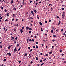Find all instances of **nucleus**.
<instances>
[{"mask_svg":"<svg viewBox=\"0 0 66 66\" xmlns=\"http://www.w3.org/2000/svg\"><path fill=\"white\" fill-rule=\"evenodd\" d=\"M31 14H32L34 16V13L33 12L32 10L31 11Z\"/></svg>","mask_w":66,"mask_h":66,"instance_id":"f257e3e1","label":"nucleus"},{"mask_svg":"<svg viewBox=\"0 0 66 66\" xmlns=\"http://www.w3.org/2000/svg\"><path fill=\"white\" fill-rule=\"evenodd\" d=\"M16 51H17V50H16V48L15 47L14 50V53H15Z\"/></svg>","mask_w":66,"mask_h":66,"instance_id":"f03ea898","label":"nucleus"},{"mask_svg":"<svg viewBox=\"0 0 66 66\" xmlns=\"http://www.w3.org/2000/svg\"><path fill=\"white\" fill-rule=\"evenodd\" d=\"M22 4H23V5L24 4V0H23V1Z\"/></svg>","mask_w":66,"mask_h":66,"instance_id":"7ed1b4c3","label":"nucleus"},{"mask_svg":"<svg viewBox=\"0 0 66 66\" xmlns=\"http://www.w3.org/2000/svg\"><path fill=\"white\" fill-rule=\"evenodd\" d=\"M29 27H27L26 28V30H28V29H29Z\"/></svg>","mask_w":66,"mask_h":66,"instance_id":"20e7f679","label":"nucleus"},{"mask_svg":"<svg viewBox=\"0 0 66 66\" xmlns=\"http://www.w3.org/2000/svg\"><path fill=\"white\" fill-rule=\"evenodd\" d=\"M6 15L7 16H9L10 15V14H9V13H7L6 14Z\"/></svg>","mask_w":66,"mask_h":66,"instance_id":"39448f33","label":"nucleus"},{"mask_svg":"<svg viewBox=\"0 0 66 66\" xmlns=\"http://www.w3.org/2000/svg\"><path fill=\"white\" fill-rule=\"evenodd\" d=\"M20 32L21 33H22V32H23L22 29H21L20 30Z\"/></svg>","mask_w":66,"mask_h":66,"instance_id":"423d86ee","label":"nucleus"},{"mask_svg":"<svg viewBox=\"0 0 66 66\" xmlns=\"http://www.w3.org/2000/svg\"><path fill=\"white\" fill-rule=\"evenodd\" d=\"M34 12H35V13H36L37 11H36V10H34Z\"/></svg>","mask_w":66,"mask_h":66,"instance_id":"0eeeda50","label":"nucleus"},{"mask_svg":"<svg viewBox=\"0 0 66 66\" xmlns=\"http://www.w3.org/2000/svg\"><path fill=\"white\" fill-rule=\"evenodd\" d=\"M14 39V37H12V39H11V40H12Z\"/></svg>","mask_w":66,"mask_h":66,"instance_id":"6e6552de","label":"nucleus"},{"mask_svg":"<svg viewBox=\"0 0 66 66\" xmlns=\"http://www.w3.org/2000/svg\"><path fill=\"white\" fill-rule=\"evenodd\" d=\"M53 36L54 37H56V35L55 36V35H53Z\"/></svg>","mask_w":66,"mask_h":66,"instance_id":"1a4fd4ad","label":"nucleus"},{"mask_svg":"<svg viewBox=\"0 0 66 66\" xmlns=\"http://www.w3.org/2000/svg\"><path fill=\"white\" fill-rule=\"evenodd\" d=\"M8 54L10 56H11V54L10 53H8Z\"/></svg>","mask_w":66,"mask_h":66,"instance_id":"9d476101","label":"nucleus"},{"mask_svg":"<svg viewBox=\"0 0 66 66\" xmlns=\"http://www.w3.org/2000/svg\"><path fill=\"white\" fill-rule=\"evenodd\" d=\"M13 3V1L12 0L11 1V3L12 4V3Z\"/></svg>","mask_w":66,"mask_h":66,"instance_id":"9b49d317","label":"nucleus"},{"mask_svg":"<svg viewBox=\"0 0 66 66\" xmlns=\"http://www.w3.org/2000/svg\"><path fill=\"white\" fill-rule=\"evenodd\" d=\"M40 22V25L41 26V25H42V22Z\"/></svg>","mask_w":66,"mask_h":66,"instance_id":"f8f14e48","label":"nucleus"},{"mask_svg":"<svg viewBox=\"0 0 66 66\" xmlns=\"http://www.w3.org/2000/svg\"><path fill=\"white\" fill-rule=\"evenodd\" d=\"M41 31L42 32H43V29L42 28H41Z\"/></svg>","mask_w":66,"mask_h":66,"instance_id":"ddd939ff","label":"nucleus"},{"mask_svg":"<svg viewBox=\"0 0 66 66\" xmlns=\"http://www.w3.org/2000/svg\"><path fill=\"white\" fill-rule=\"evenodd\" d=\"M18 38V37H17V36L15 38V40L17 39Z\"/></svg>","mask_w":66,"mask_h":66,"instance_id":"4468645a","label":"nucleus"},{"mask_svg":"<svg viewBox=\"0 0 66 66\" xmlns=\"http://www.w3.org/2000/svg\"><path fill=\"white\" fill-rule=\"evenodd\" d=\"M61 23V22L60 21H59V23L58 24V25H59V24H60V23Z\"/></svg>","mask_w":66,"mask_h":66,"instance_id":"2eb2a0df","label":"nucleus"},{"mask_svg":"<svg viewBox=\"0 0 66 66\" xmlns=\"http://www.w3.org/2000/svg\"><path fill=\"white\" fill-rule=\"evenodd\" d=\"M29 30L30 31H31V30H32V28H29Z\"/></svg>","mask_w":66,"mask_h":66,"instance_id":"dca6fc26","label":"nucleus"},{"mask_svg":"<svg viewBox=\"0 0 66 66\" xmlns=\"http://www.w3.org/2000/svg\"><path fill=\"white\" fill-rule=\"evenodd\" d=\"M21 49V47H20L18 49V51H19V50H20V49Z\"/></svg>","mask_w":66,"mask_h":66,"instance_id":"f3484780","label":"nucleus"},{"mask_svg":"<svg viewBox=\"0 0 66 66\" xmlns=\"http://www.w3.org/2000/svg\"><path fill=\"white\" fill-rule=\"evenodd\" d=\"M37 18H38V19H39V17H38V16L37 15Z\"/></svg>","mask_w":66,"mask_h":66,"instance_id":"a211bd4d","label":"nucleus"},{"mask_svg":"<svg viewBox=\"0 0 66 66\" xmlns=\"http://www.w3.org/2000/svg\"><path fill=\"white\" fill-rule=\"evenodd\" d=\"M24 56H27V53H26L24 55Z\"/></svg>","mask_w":66,"mask_h":66,"instance_id":"6ab92c4d","label":"nucleus"},{"mask_svg":"<svg viewBox=\"0 0 66 66\" xmlns=\"http://www.w3.org/2000/svg\"><path fill=\"white\" fill-rule=\"evenodd\" d=\"M45 23H47V21H45Z\"/></svg>","mask_w":66,"mask_h":66,"instance_id":"aec40b11","label":"nucleus"},{"mask_svg":"<svg viewBox=\"0 0 66 66\" xmlns=\"http://www.w3.org/2000/svg\"><path fill=\"white\" fill-rule=\"evenodd\" d=\"M44 63H43L41 65V66H43V65H44Z\"/></svg>","mask_w":66,"mask_h":66,"instance_id":"412c9836","label":"nucleus"},{"mask_svg":"<svg viewBox=\"0 0 66 66\" xmlns=\"http://www.w3.org/2000/svg\"><path fill=\"white\" fill-rule=\"evenodd\" d=\"M6 61V59H5L4 60V62H5V61Z\"/></svg>","mask_w":66,"mask_h":66,"instance_id":"4be33fe9","label":"nucleus"},{"mask_svg":"<svg viewBox=\"0 0 66 66\" xmlns=\"http://www.w3.org/2000/svg\"><path fill=\"white\" fill-rule=\"evenodd\" d=\"M38 58L37 57L36 58V60H38Z\"/></svg>","mask_w":66,"mask_h":66,"instance_id":"5701e85b","label":"nucleus"},{"mask_svg":"<svg viewBox=\"0 0 66 66\" xmlns=\"http://www.w3.org/2000/svg\"><path fill=\"white\" fill-rule=\"evenodd\" d=\"M51 31L52 33H53V30H51Z\"/></svg>","mask_w":66,"mask_h":66,"instance_id":"b1692460","label":"nucleus"},{"mask_svg":"<svg viewBox=\"0 0 66 66\" xmlns=\"http://www.w3.org/2000/svg\"><path fill=\"white\" fill-rule=\"evenodd\" d=\"M16 14H13V16H15Z\"/></svg>","mask_w":66,"mask_h":66,"instance_id":"393cba45","label":"nucleus"},{"mask_svg":"<svg viewBox=\"0 0 66 66\" xmlns=\"http://www.w3.org/2000/svg\"><path fill=\"white\" fill-rule=\"evenodd\" d=\"M10 48H11V47L9 46L8 48V49H10Z\"/></svg>","mask_w":66,"mask_h":66,"instance_id":"a878e982","label":"nucleus"},{"mask_svg":"<svg viewBox=\"0 0 66 66\" xmlns=\"http://www.w3.org/2000/svg\"><path fill=\"white\" fill-rule=\"evenodd\" d=\"M52 29H53V30H54V31L55 30V29H54V27H52Z\"/></svg>","mask_w":66,"mask_h":66,"instance_id":"bb28decb","label":"nucleus"},{"mask_svg":"<svg viewBox=\"0 0 66 66\" xmlns=\"http://www.w3.org/2000/svg\"><path fill=\"white\" fill-rule=\"evenodd\" d=\"M0 47L2 49V46L1 45H0Z\"/></svg>","mask_w":66,"mask_h":66,"instance_id":"cd10ccee","label":"nucleus"},{"mask_svg":"<svg viewBox=\"0 0 66 66\" xmlns=\"http://www.w3.org/2000/svg\"><path fill=\"white\" fill-rule=\"evenodd\" d=\"M46 60V58L44 59V60H43V61H45Z\"/></svg>","mask_w":66,"mask_h":66,"instance_id":"c85d7f7f","label":"nucleus"},{"mask_svg":"<svg viewBox=\"0 0 66 66\" xmlns=\"http://www.w3.org/2000/svg\"><path fill=\"white\" fill-rule=\"evenodd\" d=\"M60 52H62V50H60V51H59Z\"/></svg>","mask_w":66,"mask_h":66,"instance_id":"c756f323","label":"nucleus"},{"mask_svg":"<svg viewBox=\"0 0 66 66\" xmlns=\"http://www.w3.org/2000/svg\"><path fill=\"white\" fill-rule=\"evenodd\" d=\"M29 40V42H31L32 41L31 39H30Z\"/></svg>","mask_w":66,"mask_h":66,"instance_id":"7c9ffc66","label":"nucleus"},{"mask_svg":"<svg viewBox=\"0 0 66 66\" xmlns=\"http://www.w3.org/2000/svg\"><path fill=\"white\" fill-rule=\"evenodd\" d=\"M52 10H53L52 8H51V11H52Z\"/></svg>","mask_w":66,"mask_h":66,"instance_id":"2f4dec72","label":"nucleus"},{"mask_svg":"<svg viewBox=\"0 0 66 66\" xmlns=\"http://www.w3.org/2000/svg\"><path fill=\"white\" fill-rule=\"evenodd\" d=\"M32 42H33L34 41V39H32Z\"/></svg>","mask_w":66,"mask_h":66,"instance_id":"473e14b6","label":"nucleus"},{"mask_svg":"<svg viewBox=\"0 0 66 66\" xmlns=\"http://www.w3.org/2000/svg\"><path fill=\"white\" fill-rule=\"evenodd\" d=\"M30 19H33V18L31 17H30Z\"/></svg>","mask_w":66,"mask_h":66,"instance_id":"72a5a7b5","label":"nucleus"},{"mask_svg":"<svg viewBox=\"0 0 66 66\" xmlns=\"http://www.w3.org/2000/svg\"><path fill=\"white\" fill-rule=\"evenodd\" d=\"M32 49H31L30 50V52H32Z\"/></svg>","mask_w":66,"mask_h":66,"instance_id":"f704fd0d","label":"nucleus"},{"mask_svg":"<svg viewBox=\"0 0 66 66\" xmlns=\"http://www.w3.org/2000/svg\"><path fill=\"white\" fill-rule=\"evenodd\" d=\"M56 18H59V16H56Z\"/></svg>","mask_w":66,"mask_h":66,"instance_id":"c9c22d12","label":"nucleus"},{"mask_svg":"<svg viewBox=\"0 0 66 66\" xmlns=\"http://www.w3.org/2000/svg\"><path fill=\"white\" fill-rule=\"evenodd\" d=\"M13 9L14 10H16V8H14Z\"/></svg>","mask_w":66,"mask_h":66,"instance_id":"e433bc0d","label":"nucleus"},{"mask_svg":"<svg viewBox=\"0 0 66 66\" xmlns=\"http://www.w3.org/2000/svg\"><path fill=\"white\" fill-rule=\"evenodd\" d=\"M33 47L34 48H35V45Z\"/></svg>","mask_w":66,"mask_h":66,"instance_id":"4c0bfd02","label":"nucleus"},{"mask_svg":"<svg viewBox=\"0 0 66 66\" xmlns=\"http://www.w3.org/2000/svg\"><path fill=\"white\" fill-rule=\"evenodd\" d=\"M13 30L14 31H16V29H15V28H14L13 29Z\"/></svg>","mask_w":66,"mask_h":66,"instance_id":"58836bf2","label":"nucleus"},{"mask_svg":"<svg viewBox=\"0 0 66 66\" xmlns=\"http://www.w3.org/2000/svg\"><path fill=\"white\" fill-rule=\"evenodd\" d=\"M5 12H7V11L6 10V9H5Z\"/></svg>","mask_w":66,"mask_h":66,"instance_id":"ea45409f","label":"nucleus"},{"mask_svg":"<svg viewBox=\"0 0 66 66\" xmlns=\"http://www.w3.org/2000/svg\"><path fill=\"white\" fill-rule=\"evenodd\" d=\"M64 8H62L61 9L62 10H64Z\"/></svg>","mask_w":66,"mask_h":66,"instance_id":"a19ab883","label":"nucleus"},{"mask_svg":"<svg viewBox=\"0 0 66 66\" xmlns=\"http://www.w3.org/2000/svg\"><path fill=\"white\" fill-rule=\"evenodd\" d=\"M28 42H29V40H27V44H28Z\"/></svg>","mask_w":66,"mask_h":66,"instance_id":"79ce46f5","label":"nucleus"},{"mask_svg":"<svg viewBox=\"0 0 66 66\" xmlns=\"http://www.w3.org/2000/svg\"><path fill=\"white\" fill-rule=\"evenodd\" d=\"M1 9L2 10H3V7L2 6L1 7Z\"/></svg>","mask_w":66,"mask_h":66,"instance_id":"37998d69","label":"nucleus"},{"mask_svg":"<svg viewBox=\"0 0 66 66\" xmlns=\"http://www.w3.org/2000/svg\"><path fill=\"white\" fill-rule=\"evenodd\" d=\"M14 19L13 18L12 19V21H14Z\"/></svg>","mask_w":66,"mask_h":66,"instance_id":"c03bdc74","label":"nucleus"},{"mask_svg":"<svg viewBox=\"0 0 66 66\" xmlns=\"http://www.w3.org/2000/svg\"><path fill=\"white\" fill-rule=\"evenodd\" d=\"M19 46V44H18L17 45V47H18V46Z\"/></svg>","mask_w":66,"mask_h":66,"instance_id":"a18cd8bd","label":"nucleus"},{"mask_svg":"<svg viewBox=\"0 0 66 66\" xmlns=\"http://www.w3.org/2000/svg\"><path fill=\"white\" fill-rule=\"evenodd\" d=\"M62 16L64 17V16H65V15H64V14H62Z\"/></svg>","mask_w":66,"mask_h":66,"instance_id":"49530a36","label":"nucleus"},{"mask_svg":"<svg viewBox=\"0 0 66 66\" xmlns=\"http://www.w3.org/2000/svg\"><path fill=\"white\" fill-rule=\"evenodd\" d=\"M61 31L62 32H63V29H62L61 30Z\"/></svg>","mask_w":66,"mask_h":66,"instance_id":"de8ad7c7","label":"nucleus"},{"mask_svg":"<svg viewBox=\"0 0 66 66\" xmlns=\"http://www.w3.org/2000/svg\"><path fill=\"white\" fill-rule=\"evenodd\" d=\"M9 47H12V45H10Z\"/></svg>","mask_w":66,"mask_h":66,"instance_id":"09e8293b","label":"nucleus"},{"mask_svg":"<svg viewBox=\"0 0 66 66\" xmlns=\"http://www.w3.org/2000/svg\"><path fill=\"white\" fill-rule=\"evenodd\" d=\"M36 47L37 48H38V46L37 45H36Z\"/></svg>","mask_w":66,"mask_h":66,"instance_id":"8fccbe9b","label":"nucleus"},{"mask_svg":"<svg viewBox=\"0 0 66 66\" xmlns=\"http://www.w3.org/2000/svg\"><path fill=\"white\" fill-rule=\"evenodd\" d=\"M14 44H15V43H16V41H14Z\"/></svg>","mask_w":66,"mask_h":66,"instance_id":"3c124183","label":"nucleus"},{"mask_svg":"<svg viewBox=\"0 0 66 66\" xmlns=\"http://www.w3.org/2000/svg\"><path fill=\"white\" fill-rule=\"evenodd\" d=\"M5 21H7V19H6L5 20Z\"/></svg>","mask_w":66,"mask_h":66,"instance_id":"603ef678","label":"nucleus"},{"mask_svg":"<svg viewBox=\"0 0 66 66\" xmlns=\"http://www.w3.org/2000/svg\"><path fill=\"white\" fill-rule=\"evenodd\" d=\"M49 22H51V20H49Z\"/></svg>","mask_w":66,"mask_h":66,"instance_id":"864d4df0","label":"nucleus"},{"mask_svg":"<svg viewBox=\"0 0 66 66\" xmlns=\"http://www.w3.org/2000/svg\"><path fill=\"white\" fill-rule=\"evenodd\" d=\"M32 63H33V62L31 61V62H30V63H31V64H32Z\"/></svg>","mask_w":66,"mask_h":66,"instance_id":"5fc2aeb1","label":"nucleus"},{"mask_svg":"<svg viewBox=\"0 0 66 66\" xmlns=\"http://www.w3.org/2000/svg\"><path fill=\"white\" fill-rule=\"evenodd\" d=\"M32 1H30V3H32Z\"/></svg>","mask_w":66,"mask_h":66,"instance_id":"6e6d98bb","label":"nucleus"},{"mask_svg":"<svg viewBox=\"0 0 66 66\" xmlns=\"http://www.w3.org/2000/svg\"><path fill=\"white\" fill-rule=\"evenodd\" d=\"M22 29H24V27H22Z\"/></svg>","mask_w":66,"mask_h":66,"instance_id":"4d7b16f0","label":"nucleus"},{"mask_svg":"<svg viewBox=\"0 0 66 66\" xmlns=\"http://www.w3.org/2000/svg\"><path fill=\"white\" fill-rule=\"evenodd\" d=\"M52 53V52H50L49 54H51Z\"/></svg>","mask_w":66,"mask_h":66,"instance_id":"13d9d810","label":"nucleus"},{"mask_svg":"<svg viewBox=\"0 0 66 66\" xmlns=\"http://www.w3.org/2000/svg\"><path fill=\"white\" fill-rule=\"evenodd\" d=\"M52 49H53V48H54V46H53L52 47Z\"/></svg>","mask_w":66,"mask_h":66,"instance_id":"bf43d9fd","label":"nucleus"},{"mask_svg":"<svg viewBox=\"0 0 66 66\" xmlns=\"http://www.w3.org/2000/svg\"><path fill=\"white\" fill-rule=\"evenodd\" d=\"M22 21H23V19H22Z\"/></svg>","mask_w":66,"mask_h":66,"instance_id":"052dcab7","label":"nucleus"},{"mask_svg":"<svg viewBox=\"0 0 66 66\" xmlns=\"http://www.w3.org/2000/svg\"><path fill=\"white\" fill-rule=\"evenodd\" d=\"M19 63H21V61H19Z\"/></svg>","mask_w":66,"mask_h":66,"instance_id":"680f3d73","label":"nucleus"},{"mask_svg":"<svg viewBox=\"0 0 66 66\" xmlns=\"http://www.w3.org/2000/svg\"><path fill=\"white\" fill-rule=\"evenodd\" d=\"M45 35H46V36L47 35V34H45Z\"/></svg>","mask_w":66,"mask_h":66,"instance_id":"e2e57ef3","label":"nucleus"},{"mask_svg":"<svg viewBox=\"0 0 66 66\" xmlns=\"http://www.w3.org/2000/svg\"><path fill=\"white\" fill-rule=\"evenodd\" d=\"M42 46H44V44H42Z\"/></svg>","mask_w":66,"mask_h":66,"instance_id":"0e129e2a","label":"nucleus"},{"mask_svg":"<svg viewBox=\"0 0 66 66\" xmlns=\"http://www.w3.org/2000/svg\"><path fill=\"white\" fill-rule=\"evenodd\" d=\"M4 30H5V27L4 28Z\"/></svg>","mask_w":66,"mask_h":66,"instance_id":"69168bd1","label":"nucleus"},{"mask_svg":"<svg viewBox=\"0 0 66 66\" xmlns=\"http://www.w3.org/2000/svg\"><path fill=\"white\" fill-rule=\"evenodd\" d=\"M34 25H35V22H34Z\"/></svg>","mask_w":66,"mask_h":66,"instance_id":"338daca9","label":"nucleus"},{"mask_svg":"<svg viewBox=\"0 0 66 66\" xmlns=\"http://www.w3.org/2000/svg\"><path fill=\"white\" fill-rule=\"evenodd\" d=\"M28 49H30V47H28Z\"/></svg>","mask_w":66,"mask_h":66,"instance_id":"774afa93","label":"nucleus"}]
</instances>
